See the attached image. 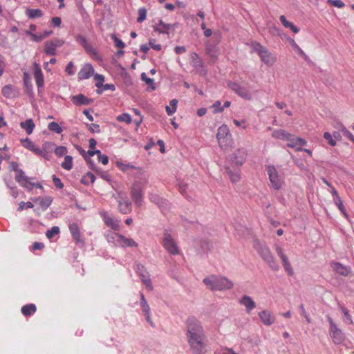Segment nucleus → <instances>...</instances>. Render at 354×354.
Here are the masks:
<instances>
[{"label":"nucleus","instance_id":"37998d69","mask_svg":"<svg viewBox=\"0 0 354 354\" xmlns=\"http://www.w3.org/2000/svg\"><path fill=\"white\" fill-rule=\"evenodd\" d=\"M59 233V228L57 226H53L50 230H48L46 232V236L48 239H52L55 235Z\"/></svg>","mask_w":354,"mask_h":354},{"label":"nucleus","instance_id":"49530a36","mask_svg":"<svg viewBox=\"0 0 354 354\" xmlns=\"http://www.w3.org/2000/svg\"><path fill=\"white\" fill-rule=\"evenodd\" d=\"M117 120L120 122H125L127 124H130L132 122L131 116L128 113H123L118 116Z\"/></svg>","mask_w":354,"mask_h":354},{"label":"nucleus","instance_id":"a878e982","mask_svg":"<svg viewBox=\"0 0 354 354\" xmlns=\"http://www.w3.org/2000/svg\"><path fill=\"white\" fill-rule=\"evenodd\" d=\"M149 198L151 202L157 204L161 208L167 207L169 205V203L167 201L162 198L161 197H160L158 195H157L156 194H150Z\"/></svg>","mask_w":354,"mask_h":354},{"label":"nucleus","instance_id":"6ab92c4d","mask_svg":"<svg viewBox=\"0 0 354 354\" xmlns=\"http://www.w3.org/2000/svg\"><path fill=\"white\" fill-rule=\"evenodd\" d=\"M174 27V25L165 24L162 19H158V23H156L153 26V29L159 33L168 34L169 30Z\"/></svg>","mask_w":354,"mask_h":354},{"label":"nucleus","instance_id":"8fccbe9b","mask_svg":"<svg viewBox=\"0 0 354 354\" xmlns=\"http://www.w3.org/2000/svg\"><path fill=\"white\" fill-rule=\"evenodd\" d=\"M229 176L230 178L231 181L233 183H236L239 182L241 179L240 172H234V171H230Z\"/></svg>","mask_w":354,"mask_h":354},{"label":"nucleus","instance_id":"2eb2a0df","mask_svg":"<svg viewBox=\"0 0 354 354\" xmlns=\"http://www.w3.org/2000/svg\"><path fill=\"white\" fill-rule=\"evenodd\" d=\"M15 179L21 187L28 191L32 190L34 187V183L29 181V178L22 169L16 173Z\"/></svg>","mask_w":354,"mask_h":354},{"label":"nucleus","instance_id":"680f3d73","mask_svg":"<svg viewBox=\"0 0 354 354\" xmlns=\"http://www.w3.org/2000/svg\"><path fill=\"white\" fill-rule=\"evenodd\" d=\"M87 126L88 127L89 131H91L92 133H94V132L100 133V128L99 124L92 123L90 124H87Z\"/></svg>","mask_w":354,"mask_h":354},{"label":"nucleus","instance_id":"393cba45","mask_svg":"<svg viewBox=\"0 0 354 354\" xmlns=\"http://www.w3.org/2000/svg\"><path fill=\"white\" fill-rule=\"evenodd\" d=\"M20 127L26 131L27 134L30 135L32 133L35 125L32 119H28L24 122H21Z\"/></svg>","mask_w":354,"mask_h":354},{"label":"nucleus","instance_id":"f704fd0d","mask_svg":"<svg viewBox=\"0 0 354 354\" xmlns=\"http://www.w3.org/2000/svg\"><path fill=\"white\" fill-rule=\"evenodd\" d=\"M95 175L93 173L88 171L86 173L85 176H83L82 179V183L84 185H89L95 182Z\"/></svg>","mask_w":354,"mask_h":354},{"label":"nucleus","instance_id":"a211bd4d","mask_svg":"<svg viewBox=\"0 0 354 354\" xmlns=\"http://www.w3.org/2000/svg\"><path fill=\"white\" fill-rule=\"evenodd\" d=\"M33 74L38 89L43 88L44 84V75L39 64L36 62L34 63Z\"/></svg>","mask_w":354,"mask_h":354},{"label":"nucleus","instance_id":"f8f14e48","mask_svg":"<svg viewBox=\"0 0 354 354\" xmlns=\"http://www.w3.org/2000/svg\"><path fill=\"white\" fill-rule=\"evenodd\" d=\"M136 272L140 277L142 282L146 286L147 288L149 290H152L153 285L150 278V274L146 270L145 267L141 264H138L136 266Z\"/></svg>","mask_w":354,"mask_h":354},{"label":"nucleus","instance_id":"bb28decb","mask_svg":"<svg viewBox=\"0 0 354 354\" xmlns=\"http://www.w3.org/2000/svg\"><path fill=\"white\" fill-rule=\"evenodd\" d=\"M69 230H70V232H71L73 239L77 242H80L81 241L80 232L79 227H78L77 224L75 223L70 224Z\"/></svg>","mask_w":354,"mask_h":354},{"label":"nucleus","instance_id":"9d476101","mask_svg":"<svg viewBox=\"0 0 354 354\" xmlns=\"http://www.w3.org/2000/svg\"><path fill=\"white\" fill-rule=\"evenodd\" d=\"M191 59V64L194 68L195 71L200 75H205L207 71L205 68L204 62L199 55L196 53H192Z\"/></svg>","mask_w":354,"mask_h":354},{"label":"nucleus","instance_id":"603ef678","mask_svg":"<svg viewBox=\"0 0 354 354\" xmlns=\"http://www.w3.org/2000/svg\"><path fill=\"white\" fill-rule=\"evenodd\" d=\"M111 38L114 41L115 46L117 48H119L122 49V48H124L125 47V44L121 39L118 38L115 35H113L111 36Z\"/></svg>","mask_w":354,"mask_h":354},{"label":"nucleus","instance_id":"6e6552de","mask_svg":"<svg viewBox=\"0 0 354 354\" xmlns=\"http://www.w3.org/2000/svg\"><path fill=\"white\" fill-rule=\"evenodd\" d=\"M330 324V335L335 344H340L344 339V335L342 331L337 326L333 319L327 316Z\"/></svg>","mask_w":354,"mask_h":354},{"label":"nucleus","instance_id":"c85d7f7f","mask_svg":"<svg viewBox=\"0 0 354 354\" xmlns=\"http://www.w3.org/2000/svg\"><path fill=\"white\" fill-rule=\"evenodd\" d=\"M26 16L30 19L39 18L43 16V12L40 9H30L28 8L26 10Z\"/></svg>","mask_w":354,"mask_h":354},{"label":"nucleus","instance_id":"c9c22d12","mask_svg":"<svg viewBox=\"0 0 354 354\" xmlns=\"http://www.w3.org/2000/svg\"><path fill=\"white\" fill-rule=\"evenodd\" d=\"M140 306L144 313H150V307L143 293L140 292Z\"/></svg>","mask_w":354,"mask_h":354},{"label":"nucleus","instance_id":"4be33fe9","mask_svg":"<svg viewBox=\"0 0 354 354\" xmlns=\"http://www.w3.org/2000/svg\"><path fill=\"white\" fill-rule=\"evenodd\" d=\"M261 322L267 326H270L274 322L275 318L268 310H263L259 313Z\"/></svg>","mask_w":354,"mask_h":354},{"label":"nucleus","instance_id":"bf43d9fd","mask_svg":"<svg viewBox=\"0 0 354 354\" xmlns=\"http://www.w3.org/2000/svg\"><path fill=\"white\" fill-rule=\"evenodd\" d=\"M53 181L54 183L55 186L58 189H62L64 187V184L62 183L60 178L57 177L55 175H53Z\"/></svg>","mask_w":354,"mask_h":354},{"label":"nucleus","instance_id":"5701e85b","mask_svg":"<svg viewBox=\"0 0 354 354\" xmlns=\"http://www.w3.org/2000/svg\"><path fill=\"white\" fill-rule=\"evenodd\" d=\"M331 266L333 270L340 275L348 276L350 273V269L339 262L332 263Z\"/></svg>","mask_w":354,"mask_h":354},{"label":"nucleus","instance_id":"aec40b11","mask_svg":"<svg viewBox=\"0 0 354 354\" xmlns=\"http://www.w3.org/2000/svg\"><path fill=\"white\" fill-rule=\"evenodd\" d=\"M103 220L106 225L113 230H118L120 229V221L117 218L109 216L106 213H104Z\"/></svg>","mask_w":354,"mask_h":354},{"label":"nucleus","instance_id":"052dcab7","mask_svg":"<svg viewBox=\"0 0 354 354\" xmlns=\"http://www.w3.org/2000/svg\"><path fill=\"white\" fill-rule=\"evenodd\" d=\"M328 2L337 8H343L344 6V3L341 0H328Z\"/></svg>","mask_w":354,"mask_h":354},{"label":"nucleus","instance_id":"9b49d317","mask_svg":"<svg viewBox=\"0 0 354 354\" xmlns=\"http://www.w3.org/2000/svg\"><path fill=\"white\" fill-rule=\"evenodd\" d=\"M63 44L64 41L57 38L47 41L44 44V53L46 55L54 56L56 55L57 48L61 47Z\"/></svg>","mask_w":354,"mask_h":354},{"label":"nucleus","instance_id":"0e129e2a","mask_svg":"<svg viewBox=\"0 0 354 354\" xmlns=\"http://www.w3.org/2000/svg\"><path fill=\"white\" fill-rule=\"evenodd\" d=\"M61 23H62V19L59 17H54L51 19V24L53 26L58 27L61 25Z\"/></svg>","mask_w":354,"mask_h":354},{"label":"nucleus","instance_id":"1a4fd4ad","mask_svg":"<svg viewBox=\"0 0 354 354\" xmlns=\"http://www.w3.org/2000/svg\"><path fill=\"white\" fill-rule=\"evenodd\" d=\"M117 201L120 213L128 214L132 211V203L126 194L120 193Z\"/></svg>","mask_w":354,"mask_h":354},{"label":"nucleus","instance_id":"b1692460","mask_svg":"<svg viewBox=\"0 0 354 354\" xmlns=\"http://www.w3.org/2000/svg\"><path fill=\"white\" fill-rule=\"evenodd\" d=\"M272 136L276 139H281L284 140H290V137H292L290 133L283 129L274 131Z\"/></svg>","mask_w":354,"mask_h":354},{"label":"nucleus","instance_id":"4468645a","mask_svg":"<svg viewBox=\"0 0 354 354\" xmlns=\"http://www.w3.org/2000/svg\"><path fill=\"white\" fill-rule=\"evenodd\" d=\"M267 172L269 175V178L272 187L275 189H279L281 187V183L279 178L278 171L276 168L272 165L267 167Z\"/></svg>","mask_w":354,"mask_h":354},{"label":"nucleus","instance_id":"3c124183","mask_svg":"<svg viewBox=\"0 0 354 354\" xmlns=\"http://www.w3.org/2000/svg\"><path fill=\"white\" fill-rule=\"evenodd\" d=\"M35 153H36L37 156H41L46 159H48V153L46 152V151L45 150H43L41 149H40L39 147H35L33 149H32V151Z\"/></svg>","mask_w":354,"mask_h":354},{"label":"nucleus","instance_id":"de8ad7c7","mask_svg":"<svg viewBox=\"0 0 354 354\" xmlns=\"http://www.w3.org/2000/svg\"><path fill=\"white\" fill-rule=\"evenodd\" d=\"M147 10L144 8H141L138 10V17L137 21L141 23L146 19Z\"/></svg>","mask_w":354,"mask_h":354},{"label":"nucleus","instance_id":"13d9d810","mask_svg":"<svg viewBox=\"0 0 354 354\" xmlns=\"http://www.w3.org/2000/svg\"><path fill=\"white\" fill-rule=\"evenodd\" d=\"M74 68V64L73 62H69L66 67V72L68 73V75H73L75 74V71L73 70Z\"/></svg>","mask_w":354,"mask_h":354},{"label":"nucleus","instance_id":"39448f33","mask_svg":"<svg viewBox=\"0 0 354 354\" xmlns=\"http://www.w3.org/2000/svg\"><path fill=\"white\" fill-rule=\"evenodd\" d=\"M106 237L108 243H112L115 246L122 248L138 246V243L134 240L131 238H127L118 233H107Z\"/></svg>","mask_w":354,"mask_h":354},{"label":"nucleus","instance_id":"338daca9","mask_svg":"<svg viewBox=\"0 0 354 354\" xmlns=\"http://www.w3.org/2000/svg\"><path fill=\"white\" fill-rule=\"evenodd\" d=\"M44 248V245L41 242H35L32 246V250H42Z\"/></svg>","mask_w":354,"mask_h":354},{"label":"nucleus","instance_id":"412c9836","mask_svg":"<svg viewBox=\"0 0 354 354\" xmlns=\"http://www.w3.org/2000/svg\"><path fill=\"white\" fill-rule=\"evenodd\" d=\"M1 93L6 98H14L19 94L17 88L10 84L6 85L2 88Z\"/></svg>","mask_w":354,"mask_h":354},{"label":"nucleus","instance_id":"69168bd1","mask_svg":"<svg viewBox=\"0 0 354 354\" xmlns=\"http://www.w3.org/2000/svg\"><path fill=\"white\" fill-rule=\"evenodd\" d=\"M283 266L284 267L286 272H287L288 275L291 276L293 274V269L292 268L290 262H288V263L283 264Z\"/></svg>","mask_w":354,"mask_h":354},{"label":"nucleus","instance_id":"79ce46f5","mask_svg":"<svg viewBox=\"0 0 354 354\" xmlns=\"http://www.w3.org/2000/svg\"><path fill=\"white\" fill-rule=\"evenodd\" d=\"M339 131L345 137L354 143V136L342 124H340Z\"/></svg>","mask_w":354,"mask_h":354},{"label":"nucleus","instance_id":"e433bc0d","mask_svg":"<svg viewBox=\"0 0 354 354\" xmlns=\"http://www.w3.org/2000/svg\"><path fill=\"white\" fill-rule=\"evenodd\" d=\"M48 128L50 131L57 133L58 134L61 133L62 132V128L60 127V125L55 122H51L48 124Z\"/></svg>","mask_w":354,"mask_h":354},{"label":"nucleus","instance_id":"5fc2aeb1","mask_svg":"<svg viewBox=\"0 0 354 354\" xmlns=\"http://www.w3.org/2000/svg\"><path fill=\"white\" fill-rule=\"evenodd\" d=\"M222 106L221 101H216L212 106L214 109L213 112L214 113H221L223 111V107Z\"/></svg>","mask_w":354,"mask_h":354},{"label":"nucleus","instance_id":"a19ab883","mask_svg":"<svg viewBox=\"0 0 354 354\" xmlns=\"http://www.w3.org/2000/svg\"><path fill=\"white\" fill-rule=\"evenodd\" d=\"M76 149L78 150V151L80 152V153L85 158V160H86L87 162H89L91 164V169H95V164L94 162H93V160L90 158H88L86 156V152L85 151L84 149H83L80 146H77L76 147Z\"/></svg>","mask_w":354,"mask_h":354},{"label":"nucleus","instance_id":"e2e57ef3","mask_svg":"<svg viewBox=\"0 0 354 354\" xmlns=\"http://www.w3.org/2000/svg\"><path fill=\"white\" fill-rule=\"evenodd\" d=\"M98 160L103 165H107L109 162V158L106 155L102 154L101 153L98 155Z\"/></svg>","mask_w":354,"mask_h":354},{"label":"nucleus","instance_id":"7ed1b4c3","mask_svg":"<svg viewBox=\"0 0 354 354\" xmlns=\"http://www.w3.org/2000/svg\"><path fill=\"white\" fill-rule=\"evenodd\" d=\"M254 248L263 260V261L274 271H277L279 269V266L277 263L274 257L272 254L268 246L260 242L259 240H254Z\"/></svg>","mask_w":354,"mask_h":354},{"label":"nucleus","instance_id":"f03ea898","mask_svg":"<svg viewBox=\"0 0 354 354\" xmlns=\"http://www.w3.org/2000/svg\"><path fill=\"white\" fill-rule=\"evenodd\" d=\"M203 283L212 291L229 290L233 286V283L226 277L214 274L205 277Z\"/></svg>","mask_w":354,"mask_h":354},{"label":"nucleus","instance_id":"7c9ffc66","mask_svg":"<svg viewBox=\"0 0 354 354\" xmlns=\"http://www.w3.org/2000/svg\"><path fill=\"white\" fill-rule=\"evenodd\" d=\"M37 201L39 202L41 209L46 210L51 205L53 198L50 196H46L45 198H38Z\"/></svg>","mask_w":354,"mask_h":354},{"label":"nucleus","instance_id":"cd10ccee","mask_svg":"<svg viewBox=\"0 0 354 354\" xmlns=\"http://www.w3.org/2000/svg\"><path fill=\"white\" fill-rule=\"evenodd\" d=\"M36 310V306L30 304L22 306L21 311L24 316H30L35 313Z\"/></svg>","mask_w":354,"mask_h":354},{"label":"nucleus","instance_id":"c756f323","mask_svg":"<svg viewBox=\"0 0 354 354\" xmlns=\"http://www.w3.org/2000/svg\"><path fill=\"white\" fill-rule=\"evenodd\" d=\"M255 307L256 303L253 299L250 297L245 295V308L247 313L250 314Z\"/></svg>","mask_w":354,"mask_h":354},{"label":"nucleus","instance_id":"774afa93","mask_svg":"<svg viewBox=\"0 0 354 354\" xmlns=\"http://www.w3.org/2000/svg\"><path fill=\"white\" fill-rule=\"evenodd\" d=\"M215 354H236L232 349L230 348H224L221 351H218L215 353Z\"/></svg>","mask_w":354,"mask_h":354},{"label":"nucleus","instance_id":"4d7b16f0","mask_svg":"<svg viewBox=\"0 0 354 354\" xmlns=\"http://www.w3.org/2000/svg\"><path fill=\"white\" fill-rule=\"evenodd\" d=\"M76 41L80 44L83 48L88 43L86 37L82 35H77L76 36Z\"/></svg>","mask_w":354,"mask_h":354},{"label":"nucleus","instance_id":"c03bdc74","mask_svg":"<svg viewBox=\"0 0 354 354\" xmlns=\"http://www.w3.org/2000/svg\"><path fill=\"white\" fill-rule=\"evenodd\" d=\"M335 203L336 205L338 207L339 209L341 211V212L344 214V216L346 218H348V214L346 211L345 207L343 204V201L341 199V198H338V200H336L335 201Z\"/></svg>","mask_w":354,"mask_h":354},{"label":"nucleus","instance_id":"2f4dec72","mask_svg":"<svg viewBox=\"0 0 354 354\" xmlns=\"http://www.w3.org/2000/svg\"><path fill=\"white\" fill-rule=\"evenodd\" d=\"M280 21L286 28H290L293 32L297 33L299 32V28L297 26H295L292 23L288 21L284 15H281L280 17Z\"/></svg>","mask_w":354,"mask_h":354},{"label":"nucleus","instance_id":"72a5a7b5","mask_svg":"<svg viewBox=\"0 0 354 354\" xmlns=\"http://www.w3.org/2000/svg\"><path fill=\"white\" fill-rule=\"evenodd\" d=\"M178 100L176 99L170 101V105L166 106V111L168 115H172L176 111L177 108Z\"/></svg>","mask_w":354,"mask_h":354},{"label":"nucleus","instance_id":"ea45409f","mask_svg":"<svg viewBox=\"0 0 354 354\" xmlns=\"http://www.w3.org/2000/svg\"><path fill=\"white\" fill-rule=\"evenodd\" d=\"M178 189L180 192L185 196L187 198V199L190 200L191 197L187 195V190L188 189V185L183 181L178 182Z\"/></svg>","mask_w":354,"mask_h":354},{"label":"nucleus","instance_id":"09e8293b","mask_svg":"<svg viewBox=\"0 0 354 354\" xmlns=\"http://www.w3.org/2000/svg\"><path fill=\"white\" fill-rule=\"evenodd\" d=\"M21 142H22V145L23 146L30 150V151H32V149L35 147V144L33 143V142H32L29 138H26L24 140H21Z\"/></svg>","mask_w":354,"mask_h":354},{"label":"nucleus","instance_id":"20e7f679","mask_svg":"<svg viewBox=\"0 0 354 354\" xmlns=\"http://www.w3.org/2000/svg\"><path fill=\"white\" fill-rule=\"evenodd\" d=\"M250 53H257L261 61L267 65H272L275 62V58L265 47L259 42L251 41L250 43H245Z\"/></svg>","mask_w":354,"mask_h":354},{"label":"nucleus","instance_id":"ddd939ff","mask_svg":"<svg viewBox=\"0 0 354 354\" xmlns=\"http://www.w3.org/2000/svg\"><path fill=\"white\" fill-rule=\"evenodd\" d=\"M163 245L165 248L171 254L175 255L179 253V248L176 243L172 239L171 234L167 232L165 233L164 234Z\"/></svg>","mask_w":354,"mask_h":354},{"label":"nucleus","instance_id":"f257e3e1","mask_svg":"<svg viewBox=\"0 0 354 354\" xmlns=\"http://www.w3.org/2000/svg\"><path fill=\"white\" fill-rule=\"evenodd\" d=\"M186 325L187 341L191 350L194 354H202L205 346L206 336L201 322L195 317H189Z\"/></svg>","mask_w":354,"mask_h":354},{"label":"nucleus","instance_id":"4c0bfd02","mask_svg":"<svg viewBox=\"0 0 354 354\" xmlns=\"http://www.w3.org/2000/svg\"><path fill=\"white\" fill-rule=\"evenodd\" d=\"M228 86L239 95L243 96V90L241 86L239 85L238 83L230 82H229Z\"/></svg>","mask_w":354,"mask_h":354},{"label":"nucleus","instance_id":"6e6d98bb","mask_svg":"<svg viewBox=\"0 0 354 354\" xmlns=\"http://www.w3.org/2000/svg\"><path fill=\"white\" fill-rule=\"evenodd\" d=\"M333 137V136H332L329 132H325L324 133V138L328 141V144L331 146H335L336 141Z\"/></svg>","mask_w":354,"mask_h":354},{"label":"nucleus","instance_id":"0eeeda50","mask_svg":"<svg viewBox=\"0 0 354 354\" xmlns=\"http://www.w3.org/2000/svg\"><path fill=\"white\" fill-rule=\"evenodd\" d=\"M143 188L140 183L136 182L131 188V196L136 205L140 207L143 202Z\"/></svg>","mask_w":354,"mask_h":354},{"label":"nucleus","instance_id":"864d4df0","mask_svg":"<svg viewBox=\"0 0 354 354\" xmlns=\"http://www.w3.org/2000/svg\"><path fill=\"white\" fill-rule=\"evenodd\" d=\"M67 153V149L66 147L64 146H59L55 148V153L57 156H63Z\"/></svg>","mask_w":354,"mask_h":354},{"label":"nucleus","instance_id":"58836bf2","mask_svg":"<svg viewBox=\"0 0 354 354\" xmlns=\"http://www.w3.org/2000/svg\"><path fill=\"white\" fill-rule=\"evenodd\" d=\"M141 80L144 81L152 90L156 89L154 80L147 76L145 73L141 74Z\"/></svg>","mask_w":354,"mask_h":354},{"label":"nucleus","instance_id":"a18cd8bd","mask_svg":"<svg viewBox=\"0 0 354 354\" xmlns=\"http://www.w3.org/2000/svg\"><path fill=\"white\" fill-rule=\"evenodd\" d=\"M94 80L95 81V86L100 88L103 86V82H104V76L100 74H95Z\"/></svg>","mask_w":354,"mask_h":354},{"label":"nucleus","instance_id":"dca6fc26","mask_svg":"<svg viewBox=\"0 0 354 354\" xmlns=\"http://www.w3.org/2000/svg\"><path fill=\"white\" fill-rule=\"evenodd\" d=\"M94 68L91 64H85L82 66L77 74L78 80H84L89 79L91 76H94Z\"/></svg>","mask_w":354,"mask_h":354},{"label":"nucleus","instance_id":"423d86ee","mask_svg":"<svg viewBox=\"0 0 354 354\" xmlns=\"http://www.w3.org/2000/svg\"><path fill=\"white\" fill-rule=\"evenodd\" d=\"M216 138L220 147L223 150H229L232 145V135L227 125H221L217 131Z\"/></svg>","mask_w":354,"mask_h":354},{"label":"nucleus","instance_id":"f3484780","mask_svg":"<svg viewBox=\"0 0 354 354\" xmlns=\"http://www.w3.org/2000/svg\"><path fill=\"white\" fill-rule=\"evenodd\" d=\"M71 100L72 102L75 106H82V105H89L93 102V100L91 98H88L83 94H77L75 95H72L71 97Z\"/></svg>","mask_w":354,"mask_h":354},{"label":"nucleus","instance_id":"473e14b6","mask_svg":"<svg viewBox=\"0 0 354 354\" xmlns=\"http://www.w3.org/2000/svg\"><path fill=\"white\" fill-rule=\"evenodd\" d=\"M61 166L63 169L70 171L73 168V157L71 156H65L64 160Z\"/></svg>","mask_w":354,"mask_h":354}]
</instances>
